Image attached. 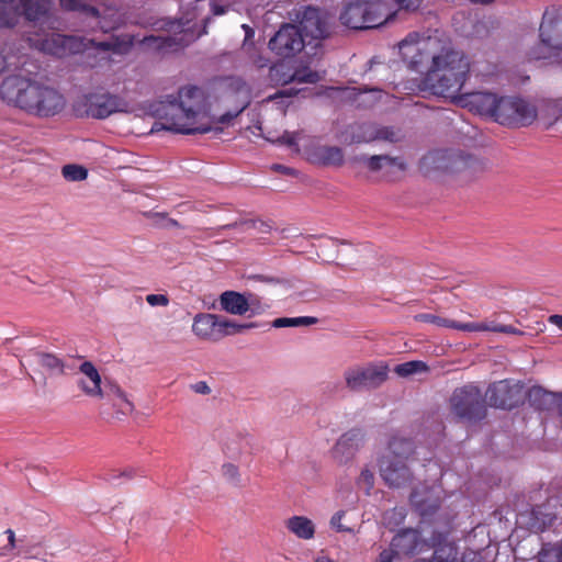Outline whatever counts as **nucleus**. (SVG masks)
<instances>
[{
	"mask_svg": "<svg viewBox=\"0 0 562 562\" xmlns=\"http://www.w3.org/2000/svg\"><path fill=\"white\" fill-rule=\"evenodd\" d=\"M398 49L409 68L425 72L422 91L453 98L468 79L470 60L448 40L412 32L398 43Z\"/></svg>",
	"mask_w": 562,
	"mask_h": 562,
	"instance_id": "1",
	"label": "nucleus"
},
{
	"mask_svg": "<svg viewBox=\"0 0 562 562\" xmlns=\"http://www.w3.org/2000/svg\"><path fill=\"white\" fill-rule=\"evenodd\" d=\"M227 88L238 100L236 111L215 117L205 91L196 86H186L178 91L177 100L162 102L156 110L157 121L153 124L151 133L164 130L179 134H204L211 132L216 123H228L250 103V89L240 78H231Z\"/></svg>",
	"mask_w": 562,
	"mask_h": 562,
	"instance_id": "2",
	"label": "nucleus"
},
{
	"mask_svg": "<svg viewBox=\"0 0 562 562\" xmlns=\"http://www.w3.org/2000/svg\"><path fill=\"white\" fill-rule=\"evenodd\" d=\"M0 95L9 104L38 115L50 116L59 113L66 104L64 95L54 87L36 79L26 61L14 66V74L8 75L0 87Z\"/></svg>",
	"mask_w": 562,
	"mask_h": 562,
	"instance_id": "3",
	"label": "nucleus"
},
{
	"mask_svg": "<svg viewBox=\"0 0 562 562\" xmlns=\"http://www.w3.org/2000/svg\"><path fill=\"white\" fill-rule=\"evenodd\" d=\"M134 38L124 34L121 36H112L108 41L95 42L94 40L82 41L77 36H65L60 34H52L45 40L43 49L52 55L64 56L67 53H78L81 49L94 47L102 52H112L114 54H125L133 45Z\"/></svg>",
	"mask_w": 562,
	"mask_h": 562,
	"instance_id": "4",
	"label": "nucleus"
},
{
	"mask_svg": "<svg viewBox=\"0 0 562 562\" xmlns=\"http://www.w3.org/2000/svg\"><path fill=\"white\" fill-rule=\"evenodd\" d=\"M412 453V442L404 438L394 437L379 460L380 475L393 487L405 485L412 477L407 458Z\"/></svg>",
	"mask_w": 562,
	"mask_h": 562,
	"instance_id": "5",
	"label": "nucleus"
},
{
	"mask_svg": "<svg viewBox=\"0 0 562 562\" xmlns=\"http://www.w3.org/2000/svg\"><path fill=\"white\" fill-rule=\"evenodd\" d=\"M47 10V0H0V29L16 25L22 15L30 21H37ZM11 66L12 63L0 53V72Z\"/></svg>",
	"mask_w": 562,
	"mask_h": 562,
	"instance_id": "6",
	"label": "nucleus"
},
{
	"mask_svg": "<svg viewBox=\"0 0 562 562\" xmlns=\"http://www.w3.org/2000/svg\"><path fill=\"white\" fill-rule=\"evenodd\" d=\"M389 374L384 361L368 362L348 368L345 373L346 385L352 391L376 389L383 384Z\"/></svg>",
	"mask_w": 562,
	"mask_h": 562,
	"instance_id": "7",
	"label": "nucleus"
},
{
	"mask_svg": "<svg viewBox=\"0 0 562 562\" xmlns=\"http://www.w3.org/2000/svg\"><path fill=\"white\" fill-rule=\"evenodd\" d=\"M539 38L543 49L542 57L557 56L562 53V7H548L539 26ZM541 58L540 55L536 56Z\"/></svg>",
	"mask_w": 562,
	"mask_h": 562,
	"instance_id": "8",
	"label": "nucleus"
},
{
	"mask_svg": "<svg viewBox=\"0 0 562 562\" xmlns=\"http://www.w3.org/2000/svg\"><path fill=\"white\" fill-rule=\"evenodd\" d=\"M452 413L460 419L473 422L485 416L481 391L473 384L454 390L450 398Z\"/></svg>",
	"mask_w": 562,
	"mask_h": 562,
	"instance_id": "9",
	"label": "nucleus"
},
{
	"mask_svg": "<svg viewBox=\"0 0 562 562\" xmlns=\"http://www.w3.org/2000/svg\"><path fill=\"white\" fill-rule=\"evenodd\" d=\"M537 117V109L518 97H501L495 122L502 125L525 126Z\"/></svg>",
	"mask_w": 562,
	"mask_h": 562,
	"instance_id": "10",
	"label": "nucleus"
},
{
	"mask_svg": "<svg viewBox=\"0 0 562 562\" xmlns=\"http://www.w3.org/2000/svg\"><path fill=\"white\" fill-rule=\"evenodd\" d=\"M193 18H181L177 21H164L161 27H166V30L173 34V36L167 37H155V36H146L144 37V42L148 45L155 41H160L159 47L162 46H171L179 45L184 46L190 42L194 41L199 36H201L200 32H195V24H192Z\"/></svg>",
	"mask_w": 562,
	"mask_h": 562,
	"instance_id": "11",
	"label": "nucleus"
},
{
	"mask_svg": "<svg viewBox=\"0 0 562 562\" xmlns=\"http://www.w3.org/2000/svg\"><path fill=\"white\" fill-rule=\"evenodd\" d=\"M305 46V40L300 29L293 24L282 25L269 41V48L276 55L290 58L300 53Z\"/></svg>",
	"mask_w": 562,
	"mask_h": 562,
	"instance_id": "12",
	"label": "nucleus"
},
{
	"mask_svg": "<svg viewBox=\"0 0 562 562\" xmlns=\"http://www.w3.org/2000/svg\"><path fill=\"white\" fill-rule=\"evenodd\" d=\"M486 397L492 406L510 409L521 401L522 385L508 380L498 381L487 389Z\"/></svg>",
	"mask_w": 562,
	"mask_h": 562,
	"instance_id": "13",
	"label": "nucleus"
},
{
	"mask_svg": "<svg viewBox=\"0 0 562 562\" xmlns=\"http://www.w3.org/2000/svg\"><path fill=\"white\" fill-rule=\"evenodd\" d=\"M76 385L80 392L92 400H102V378L97 367L91 361H82L75 373Z\"/></svg>",
	"mask_w": 562,
	"mask_h": 562,
	"instance_id": "14",
	"label": "nucleus"
},
{
	"mask_svg": "<svg viewBox=\"0 0 562 562\" xmlns=\"http://www.w3.org/2000/svg\"><path fill=\"white\" fill-rule=\"evenodd\" d=\"M299 29L304 40L311 41H321L331 33L329 16L311 7L303 11Z\"/></svg>",
	"mask_w": 562,
	"mask_h": 562,
	"instance_id": "15",
	"label": "nucleus"
},
{
	"mask_svg": "<svg viewBox=\"0 0 562 562\" xmlns=\"http://www.w3.org/2000/svg\"><path fill=\"white\" fill-rule=\"evenodd\" d=\"M364 443V434L360 429H351L342 434L331 448V458L340 465L353 460Z\"/></svg>",
	"mask_w": 562,
	"mask_h": 562,
	"instance_id": "16",
	"label": "nucleus"
},
{
	"mask_svg": "<svg viewBox=\"0 0 562 562\" xmlns=\"http://www.w3.org/2000/svg\"><path fill=\"white\" fill-rule=\"evenodd\" d=\"M85 113L93 119H105L113 113L125 111L126 104L116 95L93 93L86 97Z\"/></svg>",
	"mask_w": 562,
	"mask_h": 562,
	"instance_id": "17",
	"label": "nucleus"
},
{
	"mask_svg": "<svg viewBox=\"0 0 562 562\" xmlns=\"http://www.w3.org/2000/svg\"><path fill=\"white\" fill-rule=\"evenodd\" d=\"M425 169L461 170L468 166V158L454 150H434L425 155L420 161Z\"/></svg>",
	"mask_w": 562,
	"mask_h": 562,
	"instance_id": "18",
	"label": "nucleus"
},
{
	"mask_svg": "<svg viewBox=\"0 0 562 562\" xmlns=\"http://www.w3.org/2000/svg\"><path fill=\"white\" fill-rule=\"evenodd\" d=\"M499 98L491 92H473L459 98V103L480 115L496 120Z\"/></svg>",
	"mask_w": 562,
	"mask_h": 562,
	"instance_id": "19",
	"label": "nucleus"
},
{
	"mask_svg": "<svg viewBox=\"0 0 562 562\" xmlns=\"http://www.w3.org/2000/svg\"><path fill=\"white\" fill-rule=\"evenodd\" d=\"M269 75L271 80L281 85L290 82L315 83L321 79L319 74L308 67L297 68L294 71H291V69L283 63L273 65L270 68Z\"/></svg>",
	"mask_w": 562,
	"mask_h": 562,
	"instance_id": "20",
	"label": "nucleus"
},
{
	"mask_svg": "<svg viewBox=\"0 0 562 562\" xmlns=\"http://www.w3.org/2000/svg\"><path fill=\"white\" fill-rule=\"evenodd\" d=\"M435 542L432 543H426L420 540L419 532L414 529H407L400 533H397L391 543V548L389 550H392L394 553V558L397 555V552H395V549L398 550V552L405 553V554H413L415 552H422L424 548H430L434 547Z\"/></svg>",
	"mask_w": 562,
	"mask_h": 562,
	"instance_id": "21",
	"label": "nucleus"
},
{
	"mask_svg": "<svg viewBox=\"0 0 562 562\" xmlns=\"http://www.w3.org/2000/svg\"><path fill=\"white\" fill-rule=\"evenodd\" d=\"M192 331L198 338L202 340H221L220 316L209 313L196 314L193 318Z\"/></svg>",
	"mask_w": 562,
	"mask_h": 562,
	"instance_id": "22",
	"label": "nucleus"
},
{
	"mask_svg": "<svg viewBox=\"0 0 562 562\" xmlns=\"http://www.w3.org/2000/svg\"><path fill=\"white\" fill-rule=\"evenodd\" d=\"M284 528L301 541H312L316 537V522L305 515H292L284 520Z\"/></svg>",
	"mask_w": 562,
	"mask_h": 562,
	"instance_id": "23",
	"label": "nucleus"
},
{
	"mask_svg": "<svg viewBox=\"0 0 562 562\" xmlns=\"http://www.w3.org/2000/svg\"><path fill=\"white\" fill-rule=\"evenodd\" d=\"M255 302V299L248 301L243 294L234 291H226L220 297L222 310L233 315H244L250 310L252 313H259Z\"/></svg>",
	"mask_w": 562,
	"mask_h": 562,
	"instance_id": "24",
	"label": "nucleus"
},
{
	"mask_svg": "<svg viewBox=\"0 0 562 562\" xmlns=\"http://www.w3.org/2000/svg\"><path fill=\"white\" fill-rule=\"evenodd\" d=\"M25 362L29 366L37 364L42 367L49 375H60L64 373L63 361L52 353L32 351L25 357Z\"/></svg>",
	"mask_w": 562,
	"mask_h": 562,
	"instance_id": "25",
	"label": "nucleus"
},
{
	"mask_svg": "<svg viewBox=\"0 0 562 562\" xmlns=\"http://www.w3.org/2000/svg\"><path fill=\"white\" fill-rule=\"evenodd\" d=\"M108 396L115 408L117 418L128 416L134 412L133 402L120 386L112 385L108 392Z\"/></svg>",
	"mask_w": 562,
	"mask_h": 562,
	"instance_id": "26",
	"label": "nucleus"
},
{
	"mask_svg": "<svg viewBox=\"0 0 562 562\" xmlns=\"http://www.w3.org/2000/svg\"><path fill=\"white\" fill-rule=\"evenodd\" d=\"M250 442L246 436H236L227 439L223 446V453L228 460L238 461L249 452Z\"/></svg>",
	"mask_w": 562,
	"mask_h": 562,
	"instance_id": "27",
	"label": "nucleus"
},
{
	"mask_svg": "<svg viewBox=\"0 0 562 562\" xmlns=\"http://www.w3.org/2000/svg\"><path fill=\"white\" fill-rule=\"evenodd\" d=\"M400 135L391 127H379L375 125H364L363 135L359 137V142L387 140L397 142Z\"/></svg>",
	"mask_w": 562,
	"mask_h": 562,
	"instance_id": "28",
	"label": "nucleus"
},
{
	"mask_svg": "<svg viewBox=\"0 0 562 562\" xmlns=\"http://www.w3.org/2000/svg\"><path fill=\"white\" fill-rule=\"evenodd\" d=\"M367 166L369 169L373 171L387 169L390 171L392 170H404L405 164L400 158H392L386 155H379V156H371L367 160Z\"/></svg>",
	"mask_w": 562,
	"mask_h": 562,
	"instance_id": "29",
	"label": "nucleus"
},
{
	"mask_svg": "<svg viewBox=\"0 0 562 562\" xmlns=\"http://www.w3.org/2000/svg\"><path fill=\"white\" fill-rule=\"evenodd\" d=\"M222 480L232 487H240L243 485V475L236 461H225L220 469Z\"/></svg>",
	"mask_w": 562,
	"mask_h": 562,
	"instance_id": "30",
	"label": "nucleus"
},
{
	"mask_svg": "<svg viewBox=\"0 0 562 562\" xmlns=\"http://www.w3.org/2000/svg\"><path fill=\"white\" fill-rule=\"evenodd\" d=\"M315 158L323 165L338 166L344 161V154L338 147L323 146L316 149Z\"/></svg>",
	"mask_w": 562,
	"mask_h": 562,
	"instance_id": "31",
	"label": "nucleus"
},
{
	"mask_svg": "<svg viewBox=\"0 0 562 562\" xmlns=\"http://www.w3.org/2000/svg\"><path fill=\"white\" fill-rule=\"evenodd\" d=\"M7 543L0 547V558L13 559L19 557L20 548H22V537L18 538L12 529L3 532Z\"/></svg>",
	"mask_w": 562,
	"mask_h": 562,
	"instance_id": "32",
	"label": "nucleus"
},
{
	"mask_svg": "<svg viewBox=\"0 0 562 562\" xmlns=\"http://www.w3.org/2000/svg\"><path fill=\"white\" fill-rule=\"evenodd\" d=\"M411 501L423 517L432 514L438 508L437 499L422 498L417 491L412 493Z\"/></svg>",
	"mask_w": 562,
	"mask_h": 562,
	"instance_id": "33",
	"label": "nucleus"
},
{
	"mask_svg": "<svg viewBox=\"0 0 562 562\" xmlns=\"http://www.w3.org/2000/svg\"><path fill=\"white\" fill-rule=\"evenodd\" d=\"M255 327H256V325L254 323L239 324V323H236L234 321H229V319L220 317V335H221V339L226 337V336L239 334V333L245 331L246 329L255 328Z\"/></svg>",
	"mask_w": 562,
	"mask_h": 562,
	"instance_id": "34",
	"label": "nucleus"
},
{
	"mask_svg": "<svg viewBox=\"0 0 562 562\" xmlns=\"http://www.w3.org/2000/svg\"><path fill=\"white\" fill-rule=\"evenodd\" d=\"M315 323H316V318L310 317V316L280 317V318H276L272 322V326L276 328L301 327V326H310Z\"/></svg>",
	"mask_w": 562,
	"mask_h": 562,
	"instance_id": "35",
	"label": "nucleus"
},
{
	"mask_svg": "<svg viewBox=\"0 0 562 562\" xmlns=\"http://www.w3.org/2000/svg\"><path fill=\"white\" fill-rule=\"evenodd\" d=\"M59 3L66 10L81 11L93 18H98L100 14V10L95 5L83 3L80 0H59Z\"/></svg>",
	"mask_w": 562,
	"mask_h": 562,
	"instance_id": "36",
	"label": "nucleus"
},
{
	"mask_svg": "<svg viewBox=\"0 0 562 562\" xmlns=\"http://www.w3.org/2000/svg\"><path fill=\"white\" fill-rule=\"evenodd\" d=\"M427 369L428 368L425 362L415 360L397 364L394 368V372L402 378H407L415 373L426 372Z\"/></svg>",
	"mask_w": 562,
	"mask_h": 562,
	"instance_id": "37",
	"label": "nucleus"
},
{
	"mask_svg": "<svg viewBox=\"0 0 562 562\" xmlns=\"http://www.w3.org/2000/svg\"><path fill=\"white\" fill-rule=\"evenodd\" d=\"M41 555V544L32 538L22 537V548H20L19 557L25 559H38Z\"/></svg>",
	"mask_w": 562,
	"mask_h": 562,
	"instance_id": "38",
	"label": "nucleus"
},
{
	"mask_svg": "<svg viewBox=\"0 0 562 562\" xmlns=\"http://www.w3.org/2000/svg\"><path fill=\"white\" fill-rule=\"evenodd\" d=\"M63 177L68 181H82L88 177V170L79 165H66L61 169Z\"/></svg>",
	"mask_w": 562,
	"mask_h": 562,
	"instance_id": "39",
	"label": "nucleus"
},
{
	"mask_svg": "<svg viewBox=\"0 0 562 562\" xmlns=\"http://www.w3.org/2000/svg\"><path fill=\"white\" fill-rule=\"evenodd\" d=\"M417 322L429 323L437 327L452 328L454 327V321L446 317H441L430 313H422L415 316Z\"/></svg>",
	"mask_w": 562,
	"mask_h": 562,
	"instance_id": "40",
	"label": "nucleus"
},
{
	"mask_svg": "<svg viewBox=\"0 0 562 562\" xmlns=\"http://www.w3.org/2000/svg\"><path fill=\"white\" fill-rule=\"evenodd\" d=\"M374 481L375 479L372 469L369 465H366L361 469L356 484L360 490H363L367 494H369L374 486Z\"/></svg>",
	"mask_w": 562,
	"mask_h": 562,
	"instance_id": "41",
	"label": "nucleus"
},
{
	"mask_svg": "<svg viewBox=\"0 0 562 562\" xmlns=\"http://www.w3.org/2000/svg\"><path fill=\"white\" fill-rule=\"evenodd\" d=\"M415 562H457V552L453 547H442L435 551L431 561L416 560Z\"/></svg>",
	"mask_w": 562,
	"mask_h": 562,
	"instance_id": "42",
	"label": "nucleus"
},
{
	"mask_svg": "<svg viewBox=\"0 0 562 562\" xmlns=\"http://www.w3.org/2000/svg\"><path fill=\"white\" fill-rule=\"evenodd\" d=\"M346 516L345 510H338L335 514L331 515L329 519V527L331 530L336 532H349L355 533V529L351 527H347L342 524V519Z\"/></svg>",
	"mask_w": 562,
	"mask_h": 562,
	"instance_id": "43",
	"label": "nucleus"
},
{
	"mask_svg": "<svg viewBox=\"0 0 562 562\" xmlns=\"http://www.w3.org/2000/svg\"><path fill=\"white\" fill-rule=\"evenodd\" d=\"M539 562H562V555L558 546H546L539 552Z\"/></svg>",
	"mask_w": 562,
	"mask_h": 562,
	"instance_id": "44",
	"label": "nucleus"
},
{
	"mask_svg": "<svg viewBox=\"0 0 562 562\" xmlns=\"http://www.w3.org/2000/svg\"><path fill=\"white\" fill-rule=\"evenodd\" d=\"M405 518V512L403 508H394L386 512L383 516V521L387 527H394L400 525Z\"/></svg>",
	"mask_w": 562,
	"mask_h": 562,
	"instance_id": "45",
	"label": "nucleus"
},
{
	"mask_svg": "<svg viewBox=\"0 0 562 562\" xmlns=\"http://www.w3.org/2000/svg\"><path fill=\"white\" fill-rule=\"evenodd\" d=\"M453 329L467 331V333H479V331H483V326H481V322L461 323V322L454 321Z\"/></svg>",
	"mask_w": 562,
	"mask_h": 562,
	"instance_id": "46",
	"label": "nucleus"
},
{
	"mask_svg": "<svg viewBox=\"0 0 562 562\" xmlns=\"http://www.w3.org/2000/svg\"><path fill=\"white\" fill-rule=\"evenodd\" d=\"M146 302L155 307V306H167L169 304V297L166 294H148L146 296Z\"/></svg>",
	"mask_w": 562,
	"mask_h": 562,
	"instance_id": "47",
	"label": "nucleus"
},
{
	"mask_svg": "<svg viewBox=\"0 0 562 562\" xmlns=\"http://www.w3.org/2000/svg\"><path fill=\"white\" fill-rule=\"evenodd\" d=\"M277 140L281 144H284L289 147L296 145V134L290 132H283V134L277 138Z\"/></svg>",
	"mask_w": 562,
	"mask_h": 562,
	"instance_id": "48",
	"label": "nucleus"
},
{
	"mask_svg": "<svg viewBox=\"0 0 562 562\" xmlns=\"http://www.w3.org/2000/svg\"><path fill=\"white\" fill-rule=\"evenodd\" d=\"M481 326H483V331H493V333H501L502 325L497 324L494 321H482Z\"/></svg>",
	"mask_w": 562,
	"mask_h": 562,
	"instance_id": "49",
	"label": "nucleus"
},
{
	"mask_svg": "<svg viewBox=\"0 0 562 562\" xmlns=\"http://www.w3.org/2000/svg\"><path fill=\"white\" fill-rule=\"evenodd\" d=\"M394 561V553L392 550H383L379 554L375 562H393Z\"/></svg>",
	"mask_w": 562,
	"mask_h": 562,
	"instance_id": "50",
	"label": "nucleus"
},
{
	"mask_svg": "<svg viewBox=\"0 0 562 562\" xmlns=\"http://www.w3.org/2000/svg\"><path fill=\"white\" fill-rule=\"evenodd\" d=\"M192 389L195 393H199V394H210L211 393L210 386L203 381L198 382L194 385H192Z\"/></svg>",
	"mask_w": 562,
	"mask_h": 562,
	"instance_id": "51",
	"label": "nucleus"
},
{
	"mask_svg": "<svg viewBox=\"0 0 562 562\" xmlns=\"http://www.w3.org/2000/svg\"><path fill=\"white\" fill-rule=\"evenodd\" d=\"M501 333L509 335H524V331L517 329L512 325H502Z\"/></svg>",
	"mask_w": 562,
	"mask_h": 562,
	"instance_id": "52",
	"label": "nucleus"
},
{
	"mask_svg": "<svg viewBox=\"0 0 562 562\" xmlns=\"http://www.w3.org/2000/svg\"><path fill=\"white\" fill-rule=\"evenodd\" d=\"M313 562H338L326 554L324 551H321L313 560Z\"/></svg>",
	"mask_w": 562,
	"mask_h": 562,
	"instance_id": "53",
	"label": "nucleus"
},
{
	"mask_svg": "<svg viewBox=\"0 0 562 562\" xmlns=\"http://www.w3.org/2000/svg\"><path fill=\"white\" fill-rule=\"evenodd\" d=\"M548 322L552 325H555L560 329H562V315H558V314L551 315V316H549Z\"/></svg>",
	"mask_w": 562,
	"mask_h": 562,
	"instance_id": "54",
	"label": "nucleus"
},
{
	"mask_svg": "<svg viewBox=\"0 0 562 562\" xmlns=\"http://www.w3.org/2000/svg\"><path fill=\"white\" fill-rule=\"evenodd\" d=\"M296 93V91H293L292 89H283L279 91L272 99L276 98H291Z\"/></svg>",
	"mask_w": 562,
	"mask_h": 562,
	"instance_id": "55",
	"label": "nucleus"
},
{
	"mask_svg": "<svg viewBox=\"0 0 562 562\" xmlns=\"http://www.w3.org/2000/svg\"><path fill=\"white\" fill-rule=\"evenodd\" d=\"M462 562H480L476 553L471 552L469 555H464Z\"/></svg>",
	"mask_w": 562,
	"mask_h": 562,
	"instance_id": "56",
	"label": "nucleus"
},
{
	"mask_svg": "<svg viewBox=\"0 0 562 562\" xmlns=\"http://www.w3.org/2000/svg\"><path fill=\"white\" fill-rule=\"evenodd\" d=\"M121 475L127 479H132L135 476V470L133 468H126L122 471Z\"/></svg>",
	"mask_w": 562,
	"mask_h": 562,
	"instance_id": "57",
	"label": "nucleus"
},
{
	"mask_svg": "<svg viewBox=\"0 0 562 562\" xmlns=\"http://www.w3.org/2000/svg\"><path fill=\"white\" fill-rule=\"evenodd\" d=\"M212 10L215 15H221L225 12V9L223 7H220L217 4H212Z\"/></svg>",
	"mask_w": 562,
	"mask_h": 562,
	"instance_id": "58",
	"label": "nucleus"
},
{
	"mask_svg": "<svg viewBox=\"0 0 562 562\" xmlns=\"http://www.w3.org/2000/svg\"><path fill=\"white\" fill-rule=\"evenodd\" d=\"M273 169L283 173L290 172V168L282 166V165H274Z\"/></svg>",
	"mask_w": 562,
	"mask_h": 562,
	"instance_id": "59",
	"label": "nucleus"
},
{
	"mask_svg": "<svg viewBox=\"0 0 562 562\" xmlns=\"http://www.w3.org/2000/svg\"><path fill=\"white\" fill-rule=\"evenodd\" d=\"M203 4V1L202 0H196L195 1V5H194V10H198L200 9V7Z\"/></svg>",
	"mask_w": 562,
	"mask_h": 562,
	"instance_id": "60",
	"label": "nucleus"
},
{
	"mask_svg": "<svg viewBox=\"0 0 562 562\" xmlns=\"http://www.w3.org/2000/svg\"><path fill=\"white\" fill-rule=\"evenodd\" d=\"M243 27L246 30V33H247V36H248L249 32H251V30L248 26H246V24H243Z\"/></svg>",
	"mask_w": 562,
	"mask_h": 562,
	"instance_id": "61",
	"label": "nucleus"
},
{
	"mask_svg": "<svg viewBox=\"0 0 562 562\" xmlns=\"http://www.w3.org/2000/svg\"><path fill=\"white\" fill-rule=\"evenodd\" d=\"M559 411H560V414L562 416V396H561V400L559 402Z\"/></svg>",
	"mask_w": 562,
	"mask_h": 562,
	"instance_id": "62",
	"label": "nucleus"
},
{
	"mask_svg": "<svg viewBox=\"0 0 562 562\" xmlns=\"http://www.w3.org/2000/svg\"><path fill=\"white\" fill-rule=\"evenodd\" d=\"M373 92L381 95V91H379V90H373Z\"/></svg>",
	"mask_w": 562,
	"mask_h": 562,
	"instance_id": "63",
	"label": "nucleus"
}]
</instances>
